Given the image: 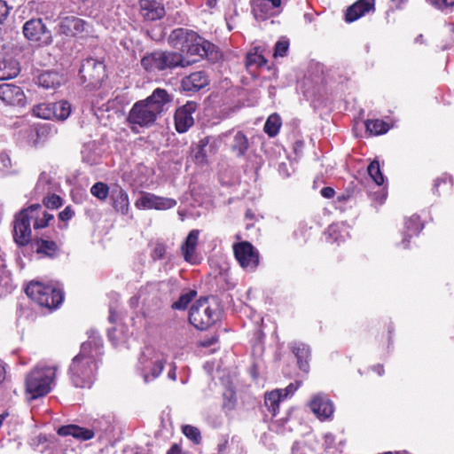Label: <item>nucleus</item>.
<instances>
[{
  "label": "nucleus",
  "instance_id": "obj_1",
  "mask_svg": "<svg viewBox=\"0 0 454 454\" xmlns=\"http://www.w3.org/2000/svg\"><path fill=\"white\" fill-rule=\"evenodd\" d=\"M103 340L98 333L91 330L89 340L83 342L78 355L69 366L68 375L75 387L90 388L95 380L97 359L103 354Z\"/></svg>",
  "mask_w": 454,
  "mask_h": 454
},
{
  "label": "nucleus",
  "instance_id": "obj_2",
  "mask_svg": "<svg viewBox=\"0 0 454 454\" xmlns=\"http://www.w3.org/2000/svg\"><path fill=\"white\" fill-rule=\"evenodd\" d=\"M172 97L164 89L157 88L145 99L137 101L128 114V121L140 128L153 126L156 120L168 110Z\"/></svg>",
  "mask_w": 454,
  "mask_h": 454
},
{
  "label": "nucleus",
  "instance_id": "obj_3",
  "mask_svg": "<svg viewBox=\"0 0 454 454\" xmlns=\"http://www.w3.org/2000/svg\"><path fill=\"white\" fill-rule=\"evenodd\" d=\"M53 219L51 214L47 213L42 205L33 204L20 210L14 216L13 239L20 247L27 246L31 240V223L35 230L42 229Z\"/></svg>",
  "mask_w": 454,
  "mask_h": 454
},
{
  "label": "nucleus",
  "instance_id": "obj_4",
  "mask_svg": "<svg viewBox=\"0 0 454 454\" xmlns=\"http://www.w3.org/2000/svg\"><path fill=\"white\" fill-rule=\"evenodd\" d=\"M57 367L38 364L25 379L26 395L28 400H35L49 394L54 381Z\"/></svg>",
  "mask_w": 454,
  "mask_h": 454
},
{
  "label": "nucleus",
  "instance_id": "obj_5",
  "mask_svg": "<svg viewBox=\"0 0 454 454\" xmlns=\"http://www.w3.org/2000/svg\"><path fill=\"white\" fill-rule=\"evenodd\" d=\"M198 59L186 60L184 56L176 51H156L143 57L141 66L149 72L172 70L176 67H185Z\"/></svg>",
  "mask_w": 454,
  "mask_h": 454
},
{
  "label": "nucleus",
  "instance_id": "obj_6",
  "mask_svg": "<svg viewBox=\"0 0 454 454\" xmlns=\"http://www.w3.org/2000/svg\"><path fill=\"white\" fill-rule=\"evenodd\" d=\"M166 356L152 347H145L137 364V371L145 383L154 380L162 372L166 364Z\"/></svg>",
  "mask_w": 454,
  "mask_h": 454
},
{
  "label": "nucleus",
  "instance_id": "obj_7",
  "mask_svg": "<svg viewBox=\"0 0 454 454\" xmlns=\"http://www.w3.org/2000/svg\"><path fill=\"white\" fill-rule=\"evenodd\" d=\"M25 292L40 306L48 309H55L63 301V294L59 289L41 282L29 283Z\"/></svg>",
  "mask_w": 454,
  "mask_h": 454
},
{
  "label": "nucleus",
  "instance_id": "obj_8",
  "mask_svg": "<svg viewBox=\"0 0 454 454\" xmlns=\"http://www.w3.org/2000/svg\"><path fill=\"white\" fill-rule=\"evenodd\" d=\"M219 313L212 308L207 298H200L193 303L189 312V321L199 330H206L217 321Z\"/></svg>",
  "mask_w": 454,
  "mask_h": 454
},
{
  "label": "nucleus",
  "instance_id": "obj_9",
  "mask_svg": "<svg viewBox=\"0 0 454 454\" xmlns=\"http://www.w3.org/2000/svg\"><path fill=\"white\" fill-rule=\"evenodd\" d=\"M24 37L31 43L39 47H47L53 43L51 31L41 18H32L22 27Z\"/></svg>",
  "mask_w": 454,
  "mask_h": 454
},
{
  "label": "nucleus",
  "instance_id": "obj_10",
  "mask_svg": "<svg viewBox=\"0 0 454 454\" xmlns=\"http://www.w3.org/2000/svg\"><path fill=\"white\" fill-rule=\"evenodd\" d=\"M79 77L86 87L95 89L100 86L106 77V67L102 61L87 58L81 63Z\"/></svg>",
  "mask_w": 454,
  "mask_h": 454
},
{
  "label": "nucleus",
  "instance_id": "obj_11",
  "mask_svg": "<svg viewBox=\"0 0 454 454\" xmlns=\"http://www.w3.org/2000/svg\"><path fill=\"white\" fill-rule=\"evenodd\" d=\"M90 25L84 20L60 12L57 25V33L67 37H83L89 33Z\"/></svg>",
  "mask_w": 454,
  "mask_h": 454
},
{
  "label": "nucleus",
  "instance_id": "obj_12",
  "mask_svg": "<svg viewBox=\"0 0 454 454\" xmlns=\"http://www.w3.org/2000/svg\"><path fill=\"white\" fill-rule=\"evenodd\" d=\"M234 255L239 265L249 271H254L259 264V253L247 241H243L233 246Z\"/></svg>",
  "mask_w": 454,
  "mask_h": 454
},
{
  "label": "nucleus",
  "instance_id": "obj_13",
  "mask_svg": "<svg viewBox=\"0 0 454 454\" xmlns=\"http://www.w3.org/2000/svg\"><path fill=\"white\" fill-rule=\"evenodd\" d=\"M136 207L139 209L167 210L176 205V200L172 198L160 197L150 192H144L137 200Z\"/></svg>",
  "mask_w": 454,
  "mask_h": 454
},
{
  "label": "nucleus",
  "instance_id": "obj_14",
  "mask_svg": "<svg viewBox=\"0 0 454 454\" xmlns=\"http://www.w3.org/2000/svg\"><path fill=\"white\" fill-rule=\"evenodd\" d=\"M281 0H252V12L257 20H266L281 12Z\"/></svg>",
  "mask_w": 454,
  "mask_h": 454
},
{
  "label": "nucleus",
  "instance_id": "obj_15",
  "mask_svg": "<svg viewBox=\"0 0 454 454\" xmlns=\"http://www.w3.org/2000/svg\"><path fill=\"white\" fill-rule=\"evenodd\" d=\"M199 236L200 231L197 229L192 230L185 240L181 245V253L186 262H189L192 265L199 264L200 262V257L197 252V247L199 244Z\"/></svg>",
  "mask_w": 454,
  "mask_h": 454
},
{
  "label": "nucleus",
  "instance_id": "obj_16",
  "mask_svg": "<svg viewBox=\"0 0 454 454\" xmlns=\"http://www.w3.org/2000/svg\"><path fill=\"white\" fill-rule=\"evenodd\" d=\"M309 407L320 420L331 419L334 411L333 402L326 395L322 393L317 394L312 397L309 402Z\"/></svg>",
  "mask_w": 454,
  "mask_h": 454
},
{
  "label": "nucleus",
  "instance_id": "obj_17",
  "mask_svg": "<svg viewBox=\"0 0 454 454\" xmlns=\"http://www.w3.org/2000/svg\"><path fill=\"white\" fill-rule=\"evenodd\" d=\"M0 99L6 105L24 106L26 96L23 90L12 83L0 85Z\"/></svg>",
  "mask_w": 454,
  "mask_h": 454
},
{
  "label": "nucleus",
  "instance_id": "obj_18",
  "mask_svg": "<svg viewBox=\"0 0 454 454\" xmlns=\"http://www.w3.org/2000/svg\"><path fill=\"white\" fill-rule=\"evenodd\" d=\"M196 110L194 102H188L179 107L175 114V125L178 133L186 132L194 123L192 114Z\"/></svg>",
  "mask_w": 454,
  "mask_h": 454
},
{
  "label": "nucleus",
  "instance_id": "obj_19",
  "mask_svg": "<svg viewBox=\"0 0 454 454\" xmlns=\"http://www.w3.org/2000/svg\"><path fill=\"white\" fill-rule=\"evenodd\" d=\"M196 40L200 41V35L196 32L183 27L172 30L168 38L172 47L180 49L182 51H184L190 43Z\"/></svg>",
  "mask_w": 454,
  "mask_h": 454
},
{
  "label": "nucleus",
  "instance_id": "obj_20",
  "mask_svg": "<svg viewBox=\"0 0 454 454\" xmlns=\"http://www.w3.org/2000/svg\"><path fill=\"white\" fill-rule=\"evenodd\" d=\"M140 14L149 21L160 20L165 15V8L160 0H139Z\"/></svg>",
  "mask_w": 454,
  "mask_h": 454
},
{
  "label": "nucleus",
  "instance_id": "obj_21",
  "mask_svg": "<svg viewBox=\"0 0 454 454\" xmlns=\"http://www.w3.org/2000/svg\"><path fill=\"white\" fill-rule=\"evenodd\" d=\"M374 10L375 0H357L347 9L345 20L348 23L354 22Z\"/></svg>",
  "mask_w": 454,
  "mask_h": 454
},
{
  "label": "nucleus",
  "instance_id": "obj_22",
  "mask_svg": "<svg viewBox=\"0 0 454 454\" xmlns=\"http://www.w3.org/2000/svg\"><path fill=\"white\" fill-rule=\"evenodd\" d=\"M209 83L208 76L204 71H198L182 79L181 87L184 91L196 92Z\"/></svg>",
  "mask_w": 454,
  "mask_h": 454
},
{
  "label": "nucleus",
  "instance_id": "obj_23",
  "mask_svg": "<svg viewBox=\"0 0 454 454\" xmlns=\"http://www.w3.org/2000/svg\"><path fill=\"white\" fill-rule=\"evenodd\" d=\"M423 229V223L418 215H412L411 217L404 221V231L403 232V240L401 245L403 248L409 247V239L418 235Z\"/></svg>",
  "mask_w": 454,
  "mask_h": 454
},
{
  "label": "nucleus",
  "instance_id": "obj_24",
  "mask_svg": "<svg viewBox=\"0 0 454 454\" xmlns=\"http://www.w3.org/2000/svg\"><path fill=\"white\" fill-rule=\"evenodd\" d=\"M58 434L62 436L72 435L79 440H90L94 437L95 433L91 429L81 427L76 425L63 426L58 429Z\"/></svg>",
  "mask_w": 454,
  "mask_h": 454
},
{
  "label": "nucleus",
  "instance_id": "obj_25",
  "mask_svg": "<svg viewBox=\"0 0 454 454\" xmlns=\"http://www.w3.org/2000/svg\"><path fill=\"white\" fill-rule=\"evenodd\" d=\"M213 48L214 44L200 36V41L196 40L190 43L184 51L190 56H198L202 59L207 57L209 52L213 51Z\"/></svg>",
  "mask_w": 454,
  "mask_h": 454
},
{
  "label": "nucleus",
  "instance_id": "obj_26",
  "mask_svg": "<svg viewBox=\"0 0 454 454\" xmlns=\"http://www.w3.org/2000/svg\"><path fill=\"white\" fill-rule=\"evenodd\" d=\"M34 245L37 254H43L47 257H55L59 254V246L52 240L42 237L35 239Z\"/></svg>",
  "mask_w": 454,
  "mask_h": 454
},
{
  "label": "nucleus",
  "instance_id": "obj_27",
  "mask_svg": "<svg viewBox=\"0 0 454 454\" xmlns=\"http://www.w3.org/2000/svg\"><path fill=\"white\" fill-rule=\"evenodd\" d=\"M325 236L328 242L340 244L349 236L348 226L344 223L332 224L325 231Z\"/></svg>",
  "mask_w": 454,
  "mask_h": 454
},
{
  "label": "nucleus",
  "instance_id": "obj_28",
  "mask_svg": "<svg viewBox=\"0 0 454 454\" xmlns=\"http://www.w3.org/2000/svg\"><path fill=\"white\" fill-rule=\"evenodd\" d=\"M293 352L297 358L299 368L304 372H308L309 368V358L310 356L309 346L304 343H295L293 347Z\"/></svg>",
  "mask_w": 454,
  "mask_h": 454
},
{
  "label": "nucleus",
  "instance_id": "obj_29",
  "mask_svg": "<svg viewBox=\"0 0 454 454\" xmlns=\"http://www.w3.org/2000/svg\"><path fill=\"white\" fill-rule=\"evenodd\" d=\"M113 207L117 212L126 215L129 211V197L122 189H115L111 193Z\"/></svg>",
  "mask_w": 454,
  "mask_h": 454
},
{
  "label": "nucleus",
  "instance_id": "obj_30",
  "mask_svg": "<svg viewBox=\"0 0 454 454\" xmlns=\"http://www.w3.org/2000/svg\"><path fill=\"white\" fill-rule=\"evenodd\" d=\"M20 73V67L14 60H0V80H8L16 77Z\"/></svg>",
  "mask_w": 454,
  "mask_h": 454
},
{
  "label": "nucleus",
  "instance_id": "obj_31",
  "mask_svg": "<svg viewBox=\"0 0 454 454\" xmlns=\"http://www.w3.org/2000/svg\"><path fill=\"white\" fill-rule=\"evenodd\" d=\"M282 400H284L282 397V391L278 389L273 390L265 395L264 404L273 417L277 415L279 407V403Z\"/></svg>",
  "mask_w": 454,
  "mask_h": 454
},
{
  "label": "nucleus",
  "instance_id": "obj_32",
  "mask_svg": "<svg viewBox=\"0 0 454 454\" xmlns=\"http://www.w3.org/2000/svg\"><path fill=\"white\" fill-rule=\"evenodd\" d=\"M38 84L45 89H53L60 85V77L55 72H43L38 76Z\"/></svg>",
  "mask_w": 454,
  "mask_h": 454
},
{
  "label": "nucleus",
  "instance_id": "obj_33",
  "mask_svg": "<svg viewBox=\"0 0 454 454\" xmlns=\"http://www.w3.org/2000/svg\"><path fill=\"white\" fill-rule=\"evenodd\" d=\"M281 125L280 116L278 114H272L268 117L263 129L269 137H274L278 134Z\"/></svg>",
  "mask_w": 454,
  "mask_h": 454
},
{
  "label": "nucleus",
  "instance_id": "obj_34",
  "mask_svg": "<svg viewBox=\"0 0 454 454\" xmlns=\"http://www.w3.org/2000/svg\"><path fill=\"white\" fill-rule=\"evenodd\" d=\"M248 146L247 137L243 132L238 131L233 137V143L231 145L232 151L237 152L238 156H243L247 153Z\"/></svg>",
  "mask_w": 454,
  "mask_h": 454
},
{
  "label": "nucleus",
  "instance_id": "obj_35",
  "mask_svg": "<svg viewBox=\"0 0 454 454\" xmlns=\"http://www.w3.org/2000/svg\"><path fill=\"white\" fill-rule=\"evenodd\" d=\"M52 111H54L53 118L65 121L70 115L71 106L67 101L52 103Z\"/></svg>",
  "mask_w": 454,
  "mask_h": 454
},
{
  "label": "nucleus",
  "instance_id": "obj_36",
  "mask_svg": "<svg viewBox=\"0 0 454 454\" xmlns=\"http://www.w3.org/2000/svg\"><path fill=\"white\" fill-rule=\"evenodd\" d=\"M365 126L367 131L372 135H381L389 129L388 124L381 120H368Z\"/></svg>",
  "mask_w": 454,
  "mask_h": 454
},
{
  "label": "nucleus",
  "instance_id": "obj_37",
  "mask_svg": "<svg viewBox=\"0 0 454 454\" xmlns=\"http://www.w3.org/2000/svg\"><path fill=\"white\" fill-rule=\"evenodd\" d=\"M33 114L42 119H52L54 111H52V103H41L35 106L32 109Z\"/></svg>",
  "mask_w": 454,
  "mask_h": 454
},
{
  "label": "nucleus",
  "instance_id": "obj_38",
  "mask_svg": "<svg viewBox=\"0 0 454 454\" xmlns=\"http://www.w3.org/2000/svg\"><path fill=\"white\" fill-rule=\"evenodd\" d=\"M367 171L371 178L378 185H381L384 183V176L380 170V163L378 160H373L370 163L367 168Z\"/></svg>",
  "mask_w": 454,
  "mask_h": 454
},
{
  "label": "nucleus",
  "instance_id": "obj_39",
  "mask_svg": "<svg viewBox=\"0 0 454 454\" xmlns=\"http://www.w3.org/2000/svg\"><path fill=\"white\" fill-rule=\"evenodd\" d=\"M267 59L258 52V49L255 48L254 51H250L247 54V67L252 66L262 67L266 65Z\"/></svg>",
  "mask_w": 454,
  "mask_h": 454
},
{
  "label": "nucleus",
  "instance_id": "obj_40",
  "mask_svg": "<svg viewBox=\"0 0 454 454\" xmlns=\"http://www.w3.org/2000/svg\"><path fill=\"white\" fill-rule=\"evenodd\" d=\"M195 296H196L195 291H189L185 294H183L179 297V299L172 304V308L174 309H179V310L185 309L187 308V306L189 305V303L192 301V300Z\"/></svg>",
  "mask_w": 454,
  "mask_h": 454
},
{
  "label": "nucleus",
  "instance_id": "obj_41",
  "mask_svg": "<svg viewBox=\"0 0 454 454\" xmlns=\"http://www.w3.org/2000/svg\"><path fill=\"white\" fill-rule=\"evenodd\" d=\"M90 192L98 200H104L108 196L109 188L106 184L102 182H98L92 185V187L90 188Z\"/></svg>",
  "mask_w": 454,
  "mask_h": 454
},
{
  "label": "nucleus",
  "instance_id": "obj_42",
  "mask_svg": "<svg viewBox=\"0 0 454 454\" xmlns=\"http://www.w3.org/2000/svg\"><path fill=\"white\" fill-rule=\"evenodd\" d=\"M182 431H183L184 434L187 438L192 440L194 443L198 444L200 442L201 435H200V431L199 430V428H197L193 426H191V425H185L183 427Z\"/></svg>",
  "mask_w": 454,
  "mask_h": 454
},
{
  "label": "nucleus",
  "instance_id": "obj_43",
  "mask_svg": "<svg viewBox=\"0 0 454 454\" xmlns=\"http://www.w3.org/2000/svg\"><path fill=\"white\" fill-rule=\"evenodd\" d=\"M426 2L440 11L454 7V0H426Z\"/></svg>",
  "mask_w": 454,
  "mask_h": 454
},
{
  "label": "nucleus",
  "instance_id": "obj_44",
  "mask_svg": "<svg viewBox=\"0 0 454 454\" xmlns=\"http://www.w3.org/2000/svg\"><path fill=\"white\" fill-rule=\"evenodd\" d=\"M49 185L50 177L45 172H43L38 178L37 184L35 185V190L38 192H44L45 191L49 190Z\"/></svg>",
  "mask_w": 454,
  "mask_h": 454
},
{
  "label": "nucleus",
  "instance_id": "obj_45",
  "mask_svg": "<svg viewBox=\"0 0 454 454\" xmlns=\"http://www.w3.org/2000/svg\"><path fill=\"white\" fill-rule=\"evenodd\" d=\"M288 47H289L288 41H286V40L278 41L276 43L275 48H274V54H273L274 57L278 58V57L286 56L287 53V51H288Z\"/></svg>",
  "mask_w": 454,
  "mask_h": 454
},
{
  "label": "nucleus",
  "instance_id": "obj_46",
  "mask_svg": "<svg viewBox=\"0 0 454 454\" xmlns=\"http://www.w3.org/2000/svg\"><path fill=\"white\" fill-rule=\"evenodd\" d=\"M43 205L48 208H58L61 206V198L59 195L52 194L43 199Z\"/></svg>",
  "mask_w": 454,
  "mask_h": 454
},
{
  "label": "nucleus",
  "instance_id": "obj_47",
  "mask_svg": "<svg viewBox=\"0 0 454 454\" xmlns=\"http://www.w3.org/2000/svg\"><path fill=\"white\" fill-rule=\"evenodd\" d=\"M166 254V246L163 243H157L152 251V258L153 260H160L164 257Z\"/></svg>",
  "mask_w": 454,
  "mask_h": 454
},
{
  "label": "nucleus",
  "instance_id": "obj_48",
  "mask_svg": "<svg viewBox=\"0 0 454 454\" xmlns=\"http://www.w3.org/2000/svg\"><path fill=\"white\" fill-rule=\"evenodd\" d=\"M11 9H12V7H10L7 4L6 1L0 0V27L6 20L9 13H10Z\"/></svg>",
  "mask_w": 454,
  "mask_h": 454
},
{
  "label": "nucleus",
  "instance_id": "obj_49",
  "mask_svg": "<svg viewBox=\"0 0 454 454\" xmlns=\"http://www.w3.org/2000/svg\"><path fill=\"white\" fill-rule=\"evenodd\" d=\"M299 386H300L299 382L291 383L286 388L279 389L280 391H282V397H283V399H286L290 395H293L297 390Z\"/></svg>",
  "mask_w": 454,
  "mask_h": 454
},
{
  "label": "nucleus",
  "instance_id": "obj_50",
  "mask_svg": "<svg viewBox=\"0 0 454 454\" xmlns=\"http://www.w3.org/2000/svg\"><path fill=\"white\" fill-rule=\"evenodd\" d=\"M74 215V212L71 207H67L63 211L59 213V217L61 221L65 222L70 220Z\"/></svg>",
  "mask_w": 454,
  "mask_h": 454
},
{
  "label": "nucleus",
  "instance_id": "obj_51",
  "mask_svg": "<svg viewBox=\"0 0 454 454\" xmlns=\"http://www.w3.org/2000/svg\"><path fill=\"white\" fill-rule=\"evenodd\" d=\"M207 141L206 139H202L200 141V144H199V151L197 152L196 155H195V158L200 160H203L204 157H205V154L203 153L204 151V148L205 146L207 145Z\"/></svg>",
  "mask_w": 454,
  "mask_h": 454
},
{
  "label": "nucleus",
  "instance_id": "obj_52",
  "mask_svg": "<svg viewBox=\"0 0 454 454\" xmlns=\"http://www.w3.org/2000/svg\"><path fill=\"white\" fill-rule=\"evenodd\" d=\"M320 193L321 195L324 197V198H326V199H332L334 194H335V192L334 190L332 188V187H324L321 191H320Z\"/></svg>",
  "mask_w": 454,
  "mask_h": 454
},
{
  "label": "nucleus",
  "instance_id": "obj_53",
  "mask_svg": "<svg viewBox=\"0 0 454 454\" xmlns=\"http://www.w3.org/2000/svg\"><path fill=\"white\" fill-rule=\"evenodd\" d=\"M0 163H2V166L4 168H7L11 165V160L9 156L5 153H2L0 155Z\"/></svg>",
  "mask_w": 454,
  "mask_h": 454
},
{
  "label": "nucleus",
  "instance_id": "obj_54",
  "mask_svg": "<svg viewBox=\"0 0 454 454\" xmlns=\"http://www.w3.org/2000/svg\"><path fill=\"white\" fill-rule=\"evenodd\" d=\"M167 454H187L183 452L177 444H174L167 452Z\"/></svg>",
  "mask_w": 454,
  "mask_h": 454
},
{
  "label": "nucleus",
  "instance_id": "obj_55",
  "mask_svg": "<svg viewBox=\"0 0 454 454\" xmlns=\"http://www.w3.org/2000/svg\"><path fill=\"white\" fill-rule=\"evenodd\" d=\"M171 368L169 369L168 372V378L172 380H176V365L174 364H170Z\"/></svg>",
  "mask_w": 454,
  "mask_h": 454
},
{
  "label": "nucleus",
  "instance_id": "obj_56",
  "mask_svg": "<svg viewBox=\"0 0 454 454\" xmlns=\"http://www.w3.org/2000/svg\"><path fill=\"white\" fill-rule=\"evenodd\" d=\"M6 377V370L4 364L0 361V384L4 382Z\"/></svg>",
  "mask_w": 454,
  "mask_h": 454
},
{
  "label": "nucleus",
  "instance_id": "obj_57",
  "mask_svg": "<svg viewBox=\"0 0 454 454\" xmlns=\"http://www.w3.org/2000/svg\"><path fill=\"white\" fill-rule=\"evenodd\" d=\"M228 441L223 439L222 442L217 445V450L219 454H222L227 448Z\"/></svg>",
  "mask_w": 454,
  "mask_h": 454
},
{
  "label": "nucleus",
  "instance_id": "obj_58",
  "mask_svg": "<svg viewBox=\"0 0 454 454\" xmlns=\"http://www.w3.org/2000/svg\"><path fill=\"white\" fill-rule=\"evenodd\" d=\"M217 340H218L217 338L212 337V338H210L208 340H203L201 342V345L204 346V347H209V346L214 345L215 343H216Z\"/></svg>",
  "mask_w": 454,
  "mask_h": 454
},
{
  "label": "nucleus",
  "instance_id": "obj_59",
  "mask_svg": "<svg viewBox=\"0 0 454 454\" xmlns=\"http://www.w3.org/2000/svg\"><path fill=\"white\" fill-rule=\"evenodd\" d=\"M49 130L50 128L47 125H43L37 129V135H45L46 133H49Z\"/></svg>",
  "mask_w": 454,
  "mask_h": 454
},
{
  "label": "nucleus",
  "instance_id": "obj_60",
  "mask_svg": "<svg viewBox=\"0 0 454 454\" xmlns=\"http://www.w3.org/2000/svg\"><path fill=\"white\" fill-rule=\"evenodd\" d=\"M115 332L114 329H112V330H108V338L109 340L115 345L116 344V341L114 340V333Z\"/></svg>",
  "mask_w": 454,
  "mask_h": 454
},
{
  "label": "nucleus",
  "instance_id": "obj_61",
  "mask_svg": "<svg viewBox=\"0 0 454 454\" xmlns=\"http://www.w3.org/2000/svg\"><path fill=\"white\" fill-rule=\"evenodd\" d=\"M373 369L379 375H382L384 372L383 366L380 364L374 366Z\"/></svg>",
  "mask_w": 454,
  "mask_h": 454
},
{
  "label": "nucleus",
  "instance_id": "obj_62",
  "mask_svg": "<svg viewBox=\"0 0 454 454\" xmlns=\"http://www.w3.org/2000/svg\"><path fill=\"white\" fill-rule=\"evenodd\" d=\"M223 406V409H228L229 411H231L234 407V403L230 400L228 403H224Z\"/></svg>",
  "mask_w": 454,
  "mask_h": 454
},
{
  "label": "nucleus",
  "instance_id": "obj_63",
  "mask_svg": "<svg viewBox=\"0 0 454 454\" xmlns=\"http://www.w3.org/2000/svg\"><path fill=\"white\" fill-rule=\"evenodd\" d=\"M8 416H9V413H8V412H4V413L0 414V427H2L4 420Z\"/></svg>",
  "mask_w": 454,
  "mask_h": 454
},
{
  "label": "nucleus",
  "instance_id": "obj_64",
  "mask_svg": "<svg viewBox=\"0 0 454 454\" xmlns=\"http://www.w3.org/2000/svg\"><path fill=\"white\" fill-rule=\"evenodd\" d=\"M206 4L208 7L213 8L216 4V0H207Z\"/></svg>",
  "mask_w": 454,
  "mask_h": 454
}]
</instances>
